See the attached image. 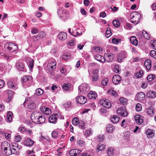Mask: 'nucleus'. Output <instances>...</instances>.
Segmentation results:
<instances>
[{"instance_id":"nucleus-1","label":"nucleus","mask_w":156,"mask_h":156,"mask_svg":"<svg viewBox=\"0 0 156 156\" xmlns=\"http://www.w3.org/2000/svg\"><path fill=\"white\" fill-rule=\"evenodd\" d=\"M31 119L33 122L38 124L43 123L45 121L44 116L38 112L32 113L31 115Z\"/></svg>"},{"instance_id":"nucleus-2","label":"nucleus","mask_w":156,"mask_h":156,"mask_svg":"<svg viewBox=\"0 0 156 156\" xmlns=\"http://www.w3.org/2000/svg\"><path fill=\"white\" fill-rule=\"evenodd\" d=\"M140 14L138 12H133L131 13L130 16L131 22L135 24L138 23L141 18Z\"/></svg>"},{"instance_id":"nucleus-3","label":"nucleus","mask_w":156,"mask_h":156,"mask_svg":"<svg viewBox=\"0 0 156 156\" xmlns=\"http://www.w3.org/2000/svg\"><path fill=\"white\" fill-rule=\"evenodd\" d=\"M89 90L90 87L87 83H82L79 87V92L81 94L88 92Z\"/></svg>"},{"instance_id":"nucleus-4","label":"nucleus","mask_w":156,"mask_h":156,"mask_svg":"<svg viewBox=\"0 0 156 156\" xmlns=\"http://www.w3.org/2000/svg\"><path fill=\"white\" fill-rule=\"evenodd\" d=\"M56 62L54 61V60H53L49 62L46 66V69L49 71H51L55 69L56 68Z\"/></svg>"},{"instance_id":"nucleus-5","label":"nucleus","mask_w":156,"mask_h":156,"mask_svg":"<svg viewBox=\"0 0 156 156\" xmlns=\"http://www.w3.org/2000/svg\"><path fill=\"white\" fill-rule=\"evenodd\" d=\"M5 47L7 49L10 51H13L17 50L18 46L13 43H7L5 45Z\"/></svg>"},{"instance_id":"nucleus-6","label":"nucleus","mask_w":156,"mask_h":156,"mask_svg":"<svg viewBox=\"0 0 156 156\" xmlns=\"http://www.w3.org/2000/svg\"><path fill=\"white\" fill-rule=\"evenodd\" d=\"M100 105L106 108L111 107L112 105L109 101L107 99L104 98L100 100L99 101Z\"/></svg>"},{"instance_id":"nucleus-7","label":"nucleus","mask_w":156,"mask_h":156,"mask_svg":"<svg viewBox=\"0 0 156 156\" xmlns=\"http://www.w3.org/2000/svg\"><path fill=\"white\" fill-rule=\"evenodd\" d=\"M76 101L80 104H84L87 101L86 97L82 96H80L76 97Z\"/></svg>"},{"instance_id":"nucleus-8","label":"nucleus","mask_w":156,"mask_h":156,"mask_svg":"<svg viewBox=\"0 0 156 156\" xmlns=\"http://www.w3.org/2000/svg\"><path fill=\"white\" fill-rule=\"evenodd\" d=\"M145 94L143 92H140L137 93L135 98V99L138 100L139 101H142L145 99Z\"/></svg>"},{"instance_id":"nucleus-9","label":"nucleus","mask_w":156,"mask_h":156,"mask_svg":"<svg viewBox=\"0 0 156 156\" xmlns=\"http://www.w3.org/2000/svg\"><path fill=\"white\" fill-rule=\"evenodd\" d=\"M147 80L150 85H152L156 81V78L154 75H150L147 77Z\"/></svg>"},{"instance_id":"nucleus-10","label":"nucleus","mask_w":156,"mask_h":156,"mask_svg":"<svg viewBox=\"0 0 156 156\" xmlns=\"http://www.w3.org/2000/svg\"><path fill=\"white\" fill-rule=\"evenodd\" d=\"M154 115V108L152 106H150L147 109V116L152 117Z\"/></svg>"},{"instance_id":"nucleus-11","label":"nucleus","mask_w":156,"mask_h":156,"mask_svg":"<svg viewBox=\"0 0 156 156\" xmlns=\"http://www.w3.org/2000/svg\"><path fill=\"white\" fill-rule=\"evenodd\" d=\"M57 114L51 115L49 118L48 120L50 122L52 123H56L57 121Z\"/></svg>"},{"instance_id":"nucleus-12","label":"nucleus","mask_w":156,"mask_h":156,"mask_svg":"<svg viewBox=\"0 0 156 156\" xmlns=\"http://www.w3.org/2000/svg\"><path fill=\"white\" fill-rule=\"evenodd\" d=\"M116 112L119 115L122 117H125L127 115V112L122 108L118 109L116 111Z\"/></svg>"},{"instance_id":"nucleus-13","label":"nucleus","mask_w":156,"mask_h":156,"mask_svg":"<svg viewBox=\"0 0 156 156\" xmlns=\"http://www.w3.org/2000/svg\"><path fill=\"white\" fill-rule=\"evenodd\" d=\"M121 80V78L119 75H116L113 76L112 81L114 84L116 85L120 82Z\"/></svg>"},{"instance_id":"nucleus-14","label":"nucleus","mask_w":156,"mask_h":156,"mask_svg":"<svg viewBox=\"0 0 156 156\" xmlns=\"http://www.w3.org/2000/svg\"><path fill=\"white\" fill-rule=\"evenodd\" d=\"M81 151V150L77 149H73L69 151V154L71 156H77Z\"/></svg>"},{"instance_id":"nucleus-15","label":"nucleus","mask_w":156,"mask_h":156,"mask_svg":"<svg viewBox=\"0 0 156 156\" xmlns=\"http://www.w3.org/2000/svg\"><path fill=\"white\" fill-rule=\"evenodd\" d=\"M41 110L42 112L45 114L49 115L51 113V111L50 108L45 107H42L41 108Z\"/></svg>"},{"instance_id":"nucleus-16","label":"nucleus","mask_w":156,"mask_h":156,"mask_svg":"<svg viewBox=\"0 0 156 156\" xmlns=\"http://www.w3.org/2000/svg\"><path fill=\"white\" fill-rule=\"evenodd\" d=\"M154 135V131L150 129H147V137L151 138Z\"/></svg>"},{"instance_id":"nucleus-17","label":"nucleus","mask_w":156,"mask_h":156,"mask_svg":"<svg viewBox=\"0 0 156 156\" xmlns=\"http://www.w3.org/2000/svg\"><path fill=\"white\" fill-rule=\"evenodd\" d=\"M141 118V116L139 115H136L135 116V120L138 124L140 125L143 122V120Z\"/></svg>"},{"instance_id":"nucleus-18","label":"nucleus","mask_w":156,"mask_h":156,"mask_svg":"<svg viewBox=\"0 0 156 156\" xmlns=\"http://www.w3.org/2000/svg\"><path fill=\"white\" fill-rule=\"evenodd\" d=\"M10 145L7 142H4L2 144V148L3 149L4 151H6L8 148H10Z\"/></svg>"},{"instance_id":"nucleus-19","label":"nucleus","mask_w":156,"mask_h":156,"mask_svg":"<svg viewBox=\"0 0 156 156\" xmlns=\"http://www.w3.org/2000/svg\"><path fill=\"white\" fill-rule=\"evenodd\" d=\"M97 60L101 62H103L105 61L104 57L99 54L96 55L94 57Z\"/></svg>"},{"instance_id":"nucleus-20","label":"nucleus","mask_w":156,"mask_h":156,"mask_svg":"<svg viewBox=\"0 0 156 156\" xmlns=\"http://www.w3.org/2000/svg\"><path fill=\"white\" fill-rule=\"evenodd\" d=\"M6 93L8 94V98L7 101V102H9L12 98L13 92L10 90H6Z\"/></svg>"},{"instance_id":"nucleus-21","label":"nucleus","mask_w":156,"mask_h":156,"mask_svg":"<svg viewBox=\"0 0 156 156\" xmlns=\"http://www.w3.org/2000/svg\"><path fill=\"white\" fill-rule=\"evenodd\" d=\"M126 57V55L125 53H119L118 55V62H122V60L124 59Z\"/></svg>"},{"instance_id":"nucleus-22","label":"nucleus","mask_w":156,"mask_h":156,"mask_svg":"<svg viewBox=\"0 0 156 156\" xmlns=\"http://www.w3.org/2000/svg\"><path fill=\"white\" fill-rule=\"evenodd\" d=\"M58 38L60 40H64L67 37L66 34L64 32H60L58 36Z\"/></svg>"},{"instance_id":"nucleus-23","label":"nucleus","mask_w":156,"mask_h":156,"mask_svg":"<svg viewBox=\"0 0 156 156\" xmlns=\"http://www.w3.org/2000/svg\"><path fill=\"white\" fill-rule=\"evenodd\" d=\"M12 149L14 151H12V150L11 148H10V150L11 151L12 153L13 154H16L17 152H15V151L18 150V144L14 143V144L12 145Z\"/></svg>"},{"instance_id":"nucleus-24","label":"nucleus","mask_w":156,"mask_h":156,"mask_svg":"<svg viewBox=\"0 0 156 156\" xmlns=\"http://www.w3.org/2000/svg\"><path fill=\"white\" fill-rule=\"evenodd\" d=\"M147 97L154 98L156 97V93L154 91H150L147 93Z\"/></svg>"},{"instance_id":"nucleus-25","label":"nucleus","mask_w":156,"mask_h":156,"mask_svg":"<svg viewBox=\"0 0 156 156\" xmlns=\"http://www.w3.org/2000/svg\"><path fill=\"white\" fill-rule=\"evenodd\" d=\"M105 58H108V61L109 62H112L113 60L114 55L112 54L105 53Z\"/></svg>"},{"instance_id":"nucleus-26","label":"nucleus","mask_w":156,"mask_h":156,"mask_svg":"<svg viewBox=\"0 0 156 156\" xmlns=\"http://www.w3.org/2000/svg\"><path fill=\"white\" fill-rule=\"evenodd\" d=\"M130 40L131 43L136 46L138 44V41L136 37L135 36H133L130 38Z\"/></svg>"},{"instance_id":"nucleus-27","label":"nucleus","mask_w":156,"mask_h":156,"mask_svg":"<svg viewBox=\"0 0 156 156\" xmlns=\"http://www.w3.org/2000/svg\"><path fill=\"white\" fill-rule=\"evenodd\" d=\"M16 68L19 70H23L24 68V66L23 64L20 62H17L16 63Z\"/></svg>"},{"instance_id":"nucleus-28","label":"nucleus","mask_w":156,"mask_h":156,"mask_svg":"<svg viewBox=\"0 0 156 156\" xmlns=\"http://www.w3.org/2000/svg\"><path fill=\"white\" fill-rule=\"evenodd\" d=\"M34 143V141L33 140L27 139L25 140L24 144L27 146H31L33 145Z\"/></svg>"},{"instance_id":"nucleus-29","label":"nucleus","mask_w":156,"mask_h":156,"mask_svg":"<svg viewBox=\"0 0 156 156\" xmlns=\"http://www.w3.org/2000/svg\"><path fill=\"white\" fill-rule=\"evenodd\" d=\"M111 121L113 123H117L119 120V118L117 115H113L111 119Z\"/></svg>"},{"instance_id":"nucleus-30","label":"nucleus","mask_w":156,"mask_h":156,"mask_svg":"<svg viewBox=\"0 0 156 156\" xmlns=\"http://www.w3.org/2000/svg\"><path fill=\"white\" fill-rule=\"evenodd\" d=\"M114 129V127L111 124H108L107 125L106 130L108 132H112Z\"/></svg>"},{"instance_id":"nucleus-31","label":"nucleus","mask_w":156,"mask_h":156,"mask_svg":"<svg viewBox=\"0 0 156 156\" xmlns=\"http://www.w3.org/2000/svg\"><path fill=\"white\" fill-rule=\"evenodd\" d=\"M88 97L90 99H95L97 97V94L94 92L91 91L88 94Z\"/></svg>"},{"instance_id":"nucleus-32","label":"nucleus","mask_w":156,"mask_h":156,"mask_svg":"<svg viewBox=\"0 0 156 156\" xmlns=\"http://www.w3.org/2000/svg\"><path fill=\"white\" fill-rule=\"evenodd\" d=\"M27 107L28 109L31 110H33L36 108V105L33 102H30L27 105Z\"/></svg>"},{"instance_id":"nucleus-33","label":"nucleus","mask_w":156,"mask_h":156,"mask_svg":"<svg viewBox=\"0 0 156 156\" xmlns=\"http://www.w3.org/2000/svg\"><path fill=\"white\" fill-rule=\"evenodd\" d=\"M13 114L11 112H8L7 114V120L9 122H11L12 120V116Z\"/></svg>"},{"instance_id":"nucleus-34","label":"nucleus","mask_w":156,"mask_h":156,"mask_svg":"<svg viewBox=\"0 0 156 156\" xmlns=\"http://www.w3.org/2000/svg\"><path fill=\"white\" fill-rule=\"evenodd\" d=\"M71 85L69 83H64L62 86L63 89L66 91H69Z\"/></svg>"},{"instance_id":"nucleus-35","label":"nucleus","mask_w":156,"mask_h":156,"mask_svg":"<svg viewBox=\"0 0 156 156\" xmlns=\"http://www.w3.org/2000/svg\"><path fill=\"white\" fill-rule=\"evenodd\" d=\"M78 124L79 127L80 129H84L86 128L85 126V123L84 121H80Z\"/></svg>"},{"instance_id":"nucleus-36","label":"nucleus","mask_w":156,"mask_h":156,"mask_svg":"<svg viewBox=\"0 0 156 156\" xmlns=\"http://www.w3.org/2000/svg\"><path fill=\"white\" fill-rule=\"evenodd\" d=\"M58 13L60 16L62 17L66 14V11L62 9H59L58 11Z\"/></svg>"},{"instance_id":"nucleus-37","label":"nucleus","mask_w":156,"mask_h":156,"mask_svg":"<svg viewBox=\"0 0 156 156\" xmlns=\"http://www.w3.org/2000/svg\"><path fill=\"white\" fill-rule=\"evenodd\" d=\"M114 149L112 147H109L108 149V154L109 156H113L114 154Z\"/></svg>"},{"instance_id":"nucleus-38","label":"nucleus","mask_w":156,"mask_h":156,"mask_svg":"<svg viewBox=\"0 0 156 156\" xmlns=\"http://www.w3.org/2000/svg\"><path fill=\"white\" fill-rule=\"evenodd\" d=\"M34 61L33 59H31L29 61V63L28 66L30 70L32 71L33 68L34 66Z\"/></svg>"},{"instance_id":"nucleus-39","label":"nucleus","mask_w":156,"mask_h":156,"mask_svg":"<svg viewBox=\"0 0 156 156\" xmlns=\"http://www.w3.org/2000/svg\"><path fill=\"white\" fill-rule=\"evenodd\" d=\"M63 106L66 108V110H68L69 108H70L71 107V103L70 102H66L63 104Z\"/></svg>"},{"instance_id":"nucleus-40","label":"nucleus","mask_w":156,"mask_h":156,"mask_svg":"<svg viewBox=\"0 0 156 156\" xmlns=\"http://www.w3.org/2000/svg\"><path fill=\"white\" fill-rule=\"evenodd\" d=\"M151 46L154 50H156V41L151 40L150 41Z\"/></svg>"},{"instance_id":"nucleus-41","label":"nucleus","mask_w":156,"mask_h":156,"mask_svg":"<svg viewBox=\"0 0 156 156\" xmlns=\"http://www.w3.org/2000/svg\"><path fill=\"white\" fill-rule=\"evenodd\" d=\"M136 110L137 112H140L142 109L141 105L139 103H137L136 105Z\"/></svg>"},{"instance_id":"nucleus-42","label":"nucleus","mask_w":156,"mask_h":156,"mask_svg":"<svg viewBox=\"0 0 156 156\" xmlns=\"http://www.w3.org/2000/svg\"><path fill=\"white\" fill-rule=\"evenodd\" d=\"M92 131L91 129H89L85 131V135L87 136H89L92 135Z\"/></svg>"},{"instance_id":"nucleus-43","label":"nucleus","mask_w":156,"mask_h":156,"mask_svg":"<svg viewBox=\"0 0 156 156\" xmlns=\"http://www.w3.org/2000/svg\"><path fill=\"white\" fill-rule=\"evenodd\" d=\"M143 74V71L142 70H140L138 73H137L135 74V76L137 78H139L142 76Z\"/></svg>"},{"instance_id":"nucleus-44","label":"nucleus","mask_w":156,"mask_h":156,"mask_svg":"<svg viewBox=\"0 0 156 156\" xmlns=\"http://www.w3.org/2000/svg\"><path fill=\"white\" fill-rule=\"evenodd\" d=\"M147 70H149L151 66V61L150 59H147Z\"/></svg>"},{"instance_id":"nucleus-45","label":"nucleus","mask_w":156,"mask_h":156,"mask_svg":"<svg viewBox=\"0 0 156 156\" xmlns=\"http://www.w3.org/2000/svg\"><path fill=\"white\" fill-rule=\"evenodd\" d=\"M108 93L109 94L113 96H115L117 95V94L116 92L114 90H112V89L109 90L108 91Z\"/></svg>"},{"instance_id":"nucleus-46","label":"nucleus","mask_w":156,"mask_h":156,"mask_svg":"<svg viewBox=\"0 0 156 156\" xmlns=\"http://www.w3.org/2000/svg\"><path fill=\"white\" fill-rule=\"evenodd\" d=\"M93 49L94 50V51L97 53H99L102 51V48L99 47H94L93 48Z\"/></svg>"},{"instance_id":"nucleus-47","label":"nucleus","mask_w":156,"mask_h":156,"mask_svg":"<svg viewBox=\"0 0 156 156\" xmlns=\"http://www.w3.org/2000/svg\"><path fill=\"white\" fill-rule=\"evenodd\" d=\"M79 122V119L77 118H74L72 120V123L74 125H76L78 124Z\"/></svg>"},{"instance_id":"nucleus-48","label":"nucleus","mask_w":156,"mask_h":156,"mask_svg":"<svg viewBox=\"0 0 156 156\" xmlns=\"http://www.w3.org/2000/svg\"><path fill=\"white\" fill-rule=\"evenodd\" d=\"M31 79V77L30 76H24L23 77L22 80L23 82H24L29 80Z\"/></svg>"},{"instance_id":"nucleus-49","label":"nucleus","mask_w":156,"mask_h":156,"mask_svg":"<svg viewBox=\"0 0 156 156\" xmlns=\"http://www.w3.org/2000/svg\"><path fill=\"white\" fill-rule=\"evenodd\" d=\"M113 25L116 27H118L120 26V23L116 20H114L113 21Z\"/></svg>"},{"instance_id":"nucleus-50","label":"nucleus","mask_w":156,"mask_h":156,"mask_svg":"<svg viewBox=\"0 0 156 156\" xmlns=\"http://www.w3.org/2000/svg\"><path fill=\"white\" fill-rule=\"evenodd\" d=\"M105 148V146L103 144H99L97 146V150L99 151H102Z\"/></svg>"},{"instance_id":"nucleus-51","label":"nucleus","mask_w":156,"mask_h":156,"mask_svg":"<svg viewBox=\"0 0 156 156\" xmlns=\"http://www.w3.org/2000/svg\"><path fill=\"white\" fill-rule=\"evenodd\" d=\"M36 93L37 95H40L43 94V91L41 88H38L36 90Z\"/></svg>"},{"instance_id":"nucleus-52","label":"nucleus","mask_w":156,"mask_h":156,"mask_svg":"<svg viewBox=\"0 0 156 156\" xmlns=\"http://www.w3.org/2000/svg\"><path fill=\"white\" fill-rule=\"evenodd\" d=\"M119 100L120 103L122 105H125L127 103V100L125 98H120Z\"/></svg>"},{"instance_id":"nucleus-53","label":"nucleus","mask_w":156,"mask_h":156,"mask_svg":"<svg viewBox=\"0 0 156 156\" xmlns=\"http://www.w3.org/2000/svg\"><path fill=\"white\" fill-rule=\"evenodd\" d=\"M70 55L69 54H67L63 55L62 58L63 60L67 61V60L70 58Z\"/></svg>"},{"instance_id":"nucleus-54","label":"nucleus","mask_w":156,"mask_h":156,"mask_svg":"<svg viewBox=\"0 0 156 156\" xmlns=\"http://www.w3.org/2000/svg\"><path fill=\"white\" fill-rule=\"evenodd\" d=\"M108 81V79L106 78L102 80L101 82V84L102 85L106 86L107 84Z\"/></svg>"},{"instance_id":"nucleus-55","label":"nucleus","mask_w":156,"mask_h":156,"mask_svg":"<svg viewBox=\"0 0 156 156\" xmlns=\"http://www.w3.org/2000/svg\"><path fill=\"white\" fill-rule=\"evenodd\" d=\"M150 55L154 58L156 59V51L154 50L151 51L150 53Z\"/></svg>"},{"instance_id":"nucleus-56","label":"nucleus","mask_w":156,"mask_h":156,"mask_svg":"<svg viewBox=\"0 0 156 156\" xmlns=\"http://www.w3.org/2000/svg\"><path fill=\"white\" fill-rule=\"evenodd\" d=\"M7 84L9 88H12V89H14V88L15 86L13 85V83L12 81H8L7 83Z\"/></svg>"},{"instance_id":"nucleus-57","label":"nucleus","mask_w":156,"mask_h":156,"mask_svg":"<svg viewBox=\"0 0 156 156\" xmlns=\"http://www.w3.org/2000/svg\"><path fill=\"white\" fill-rule=\"evenodd\" d=\"M21 138L19 135H16L15 137V140L16 142H19L21 140Z\"/></svg>"},{"instance_id":"nucleus-58","label":"nucleus","mask_w":156,"mask_h":156,"mask_svg":"<svg viewBox=\"0 0 156 156\" xmlns=\"http://www.w3.org/2000/svg\"><path fill=\"white\" fill-rule=\"evenodd\" d=\"M98 79V77L97 75H94L92 77V80L93 81L96 82Z\"/></svg>"},{"instance_id":"nucleus-59","label":"nucleus","mask_w":156,"mask_h":156,"mask_svg":"<svg viewBox=\"0 0 156 156\" xmlns=\"http://www.w3.org/2000/svg\"><path fill=\"white\" fill-rule=\"evenodd\" d=\"M45 36V34L43 32H41L39 33V34H38V36L39 37V40L41 38H42L44 37Z\"/></svg>"},{"instance_id":"nucleus-60","label":"nucleus","mask_w":156,"mask_h":156,"mask_svg":"<svg viewBox=\"0 0 156 156\" xmlns=\"http://www.w3.org/2000/svg\"><path fill=\"white\" fill-rule=\"evenodd\" d=\"M127 124V121H126L125 119H123L122 122L121 126L124 128H126Z\"/></svg>"},{"instance_id":"nucleus-61","label":"nucleus","mask_w":156,"mask_h":156,"mask_svg":"<svg viewBox=\"0 0 156 156\" xmlns=\"http://www.w3.org/2000/svg\"><path fill=\"white\" fill-rule=\"evenodd\" d=\"M51 135L53 137L56 138L58 136V133L55 131H53L51 133Z\"/></svg>"},{"instance_id":"nucleus-62","label":"nucleus","mask_w":156,"mask_h":156,"mask_svg":"<svg viewBox=\"0 0 156 156\" xmlns=\"http://www.w3.org/2000/svg\"><path fill=\"white\" fill-rule=\"evenodd\" d=\"M112 41L113 43L117 44L121 41V40L114 38L112 39Z\"/></svg>"},{"instance_id":"nucleus-63","label":"nucleus","mask_w":156,"mask_h":156,"mask_svg":"<svg viewBox=\"0 0 156 156\" xmlns=\"http://www.w3.org/2000/svg\"><path fill=\"white\" fill-rule=\"evenodd\" d=\"M77 143L81 147L83 146L84 144V142L83 140H81L77 141Z\"/></svg>"},{"instance_id":"nucleus-64","label":"nucleus","mask_w":156,"mask_h":156,"mask_svg":"<svg viewBox=\"0 0 156 156\" xmlns=\"http://www.w3.org/2000/svg\"><path fill=\"white\" fill-rule=\"evenodd\" d=\"M111 31H106L105 36L106 37H108L111 35Z\"/></svg>"}]
</instances>
